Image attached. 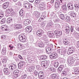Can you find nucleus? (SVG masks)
<instances>
[{
  "instance_id": "f257e3e1",
  "label": "nucleus",
  "mask_w": 79,
  "mask_h": 79,
  "mask_svg": "<svg viewBox=\"0 0 79 79\" xmlns=\"http://www.w3.org/2000/svg\"><path fill=\"white\" fill-rule=\"evenodd\" d=\"M24 7L26 8L29 9V8H33V6H32V4H31L29 3H24Z\"/></svg>"
},
{
  "instance_id": "f03ea898",
  "label": "nucleus",
  "mask_w": 79,
  "mask_h": 79,
  "mask_svg": "<svg viewBox=\"0 0 79 79\" xmlns=\"http://www.w3.org/2000/svg\"><path fill=\"white\" fill-rule=\"evenodd\" d=\"M20 41L24 42L26 40V37L24 35H20L19 36Z\"/></svg>"
},
{
  "instance_id": "7ed1b4c3",
  "label": "nucleus",
  "mask_w": 79,
  "mask_h": 79,
  "mask_svg": "<svg viewBox=\"0 0 79 79\" xmlns=\"http://www.w3.org/2000/svg\"><path fill=\"white\" fill-rule=\"evenodd\" d=\"M41 65L43 66L45 68H47V67H48L49 66V64H48L47 61L44 60L41 62Z\"/></svg>"
},
{
  "instance_id": "20e7f679",
  "label": "nucleus",
  "mask_w": 79,
  "mask_h": 79,
  "mask_svg": "<svg viewBox=\"0 0 79 79\" xmlns=\"http://www.w3.org/2000/svg\"><path fill=\"white\" fill-rule=\"evenodd\" d=\"M64 44L65 45H71V42H70V39H64L63 40Z\"/></svg>"
},
{
  "instance_id": "39448f33",
  "label": "nucleus",
  "mask_w": 79,
  "mask_h": 79,
  "mask_svg": "<svg viewBox=\"0 0 79 79\" xmlns=\"http://www.w3.org/2000/svg\"><path fill=\"white\" fill-rule=\"evenodd\" d=\"M13 26L14 29H21L22 28V25L20 24H15Z\"/></svg>"
},
{
  "instance_id": "423d86ee",
  "label": "nucleus",
  "mask_w": 79,
  "mask_h": 79,
  "mask_svg": "<svg viewBox=\"0 0 79 79\" xmlns=\"http://www.w3.org/2000/svg\"><path fill=\"white\" fill-rule=\"evenodd\" d=\"M43 33H44V31L41 29H40L38 30L36 32V34L37 35L40 37L42 36V35L43 34Z\"/></svg>"
},
{
  "instance_id": "0eeeda50",
  "label": "nucleus",
  "mask_w": 79,
  "mask_h": 79,
  "mask_svg": "<svg viewBox=\"0 0 79 79\" xmlns=\"http://www.w3.org/2000/svg\"><path fill=\"white\" fill-rule=\"evenodd\" d=\"M38 77L41 79H44V73L42 71L38 73Z\"/></svg>"
},
{
  "instance_id": "6e6552de",
  "label": "nucleus",
  "mask_w": 79,
  "mask_h": 79,
  "mask_svg": "<svg viewBox=\"0 0 79 79\" xmlns=\"http://www.w3.org/2000/svg\"><path fill=\"white\" fill-rule=\"evenodd\" d=\"M1 28L2 31H8V26L6 25L1 26Z\"/></svg>"
},
{
  "instance_id": "1a4fd4ad",
  "label": "nucleus",
  "mask_w": 79,
  "mask_h": 79,
  "mask_svg": "<svg viewBox=\"0 0 79 79\" xmlns=\"http://www.w3.org/2000/svg\"><path fill=\"white\" fill-rule=\"evenodd\" d=\"M6 11L8 14H12L13 13V9L9 7L6 10Z\"/></svg>"
},
{
  "instance_id": "9d476101",
  "label": "nucleus",
  "mask_w": 79,
  "mask_h": 79,
  "mask_svg": "<svg viewBox=\"0 0 79 79\" xmlns=\"http://www.w3.org/2000/svg\"><path fill=\"white\" fill-rule=\"evenodd\" d=\"M16 67L15 64H13L9 66L8 67L9 69L10 70H15L16 69Z\"/></svg>"
},
{
  "instance_id": "9b49d317",
  "label": "nucleus",
  "mask_w": 79,
  "mask_h": 79,
  "mask_svg": "<svg viewBox=\"0 0 79 79\" xmlns=\"http://www.w3.org/2000/svg\"><path fill=\"white\" fill-rule=\"evenodd\" d=\"M45 3L44 2H42L40 5V8L41 10H43L44 9V7L46 6Z\"/></svg>"
},
{
  "instance_id": "f8f14e48",
  "label": "nucleus",
  "mask_w": 79,
  "mask_h": 79,
  "mask_svg": "<svg viewBox=\"0 0 79 79\" xmlns=\"http://www.w3.org/2000/svg\"><path fill=\"white\" fill-rule=\"evenodd\" d=\"M67 6L69 9H70V10H73L74 9V6L71 3L68 4Z\"/></svg>"
},
{
  "instance_id": "ddd939ff",
  "label": "nucleus",
  "mask_w": 79,
  "mask_h": 79,
  "mask_svg": "<svg viewBox=\"0 0 79 79\" xmlns=\"http://www.w3.org/2000/svg\"><path fill=\"white\" fill-rule=\"evenodd\" d=\"M32 31V27L30 26L26 27V31L27 32H31Z\"/></svg>"
},
{
  "instance_id": "4468645a",
  "label": "nucleus",
  "mask_w": 79,
  "mask_h": 79,
  "mask_svg": "<svg viewBox=\"0 0 79 79\" xmlns=\"http://www.w3.org/2000/svg\"><path fill=\"white\" fill-rule=\"evenodd\" d=\"M50 56L52 59L56 58L57 56V54L56 53H53L51 55H50Z\"/></svg>"
},
{
  "instance_id": "2eb2a0df",
  "label": "nucleus",
  "mask_w": 79,
  "mask_h": 79,
  "mask_svg": "<svg viewBox=\"0 0 79 79\" xmlns=\"http://www.w3.org/2000/svg\"><path fill=\"white\" fill-rule=\"evenodd\" d=\"M24 23L25 26H27L31 23V21L29 19H27L24 21Z\"/></svg>"
},
{
  "instance_id": "dca6fc26",
  "label": "nucleus",
  "mask_w": 79,
  "mask_h": 79,
  "mask_svg": "<svg viewBox=\"0 0 79 79\" xmlns=\"http://www.w3.org/2000/svg\"><path fill=\"white\" fill-rule=\"evenodd\" d=\"M34 14L35 15L36 18H39V17L42 16L41 15H40V13L38 12H34Z\"/></svg>"
},
{
  "instance_id": "f3484780",
  "label": "nucleus",
  "mask_w": 79,
  "mask_h": 79,
  "mask_svg": "<svg viewBox=\"0 0 79 79\" xmlns=\"http://www.w3.org/2000/svg\"><path fill=\"white\" fill-rule=\"evenodd\" d=\"M64 68V65H60L58 69V72H61Z\"/></svg>"
},
{
  "instance_id": "a211bd4d",
  "label": "nucleus",
  "mask_w": 79,
  "mask_h": 79,
  "mask_svg": "<svg viewBox=\"0 0 79 79\" xmlns=\"http://www.w3.org/2000/svg\"><path fill=\"white\" fill-rule=\"evenodd\" d=\"M19 73V70H17L14 71V76L15 77H17L18 76V74Z\"/></svg>"
},
{
  "instance_id": "6ab92c4d",
  "label": "nucleus",
  "mask_w": 79,
  "mask_h": 79,
  "mask_svg": "<svg viewBox=\"0 0 79 79\" xmlns=\"http://www.w3.org/2000/svg\"><path fill=\"white\" fill-rule=\"evenodd\" d=\"M6 48L5 47H4L3 48L2 50L1 51V53L2 55H5L6 54Z\"/></svg>"
},
{
  "instance_id": "aec40b11",
  "label": "nucleus",
  "mask_w": 79,
  "mask_h": 79,
  "mask_svg": "<svg viewBox=\"0 0 79 79\" xmlns=\"http://www.w3.org/2000/svg\"><path fill=\"white\" fill-rule=\"evenodd\" d=\"M34 69H35V67L34 65H32L29 68V70L30 72H33Z\"/></svg>"
},
{
  "instance_id": "412c9836",
  "label": "nucleus",
  "mask_w": 79,
  "mask_h": 79,
  "mask_svg": "<svg viewBox=\"0 0 79 79\" xmlns=\"http://www.w3.org/2000/svg\"><path fill=\"white\" fill-rule=\"evenodd\" d=\"M54 32L55 35L57 36H60L61 34V31H60L58 30H56Z\"/></svg>"
},
{
  "instance_id": "4be33fe9",
  "label": "nucleus",
  "mask_w": 79,
  "mask_h": 79,
  "mask_svg": "<svg viewBox=\"0 0 79 79\" xmlns=\"http://www.w3.org/2000/svg\"><path fill=\"white\" fill-rule=\"evenodd\" d=\"M65 31H66L67 34H69L70 32V28L69 26H67L65 27Z\"/></svg>"
},
{
  "instance_id": "5701e85b",
  "label": "nucleus",
  "mask_w": 79,
  "mask_h": 79,
  "mask_svg": "<svg viewBox=\"0 0 79 79\" xmlns=\"http://www.w3.org/2000/svg\"><path fill=\"white\" fill-rule=\"evenodd\" d=\"M24 61H22L20 62V63L19 64H18V67L19 68H21L24 65Z\"/></svg>"
},
{
  "instance_id": "b1692460",
  "label": "nucleus",
  "mask_w": 79,
  "mask_h": 79,
  "mask_svg": "<svg viewBox=\"0 0 79 79\" xmlns=\"http://www.w3.org/2000/svg\"><path fill=\"white\" fill-rule=\"evenodd\" d=\"M9 5V3L8 2H7L5 3L3 5V7L4 9H6L7 8H8V6Z\"/></svg>"
},
{
  "instance_id": "393cba45",
  "label": "nucleus",
  "mask_w": 79,
  "mask_h": 79,
  "mask_svg": "<svg viewBox=\"0 0 79 79\" xmlns=\"http://www.w3.org/2000/svg\"><path fill=\"white\" fill-rule=\"evenodd\" d=\"M48 69L49 71H52V72H55V68L52 66H50L49 67Z\"/></svg>"
},
{
  "instance_id": "a878e982",
  "label": "nucleus",
  "mask_w": 79,
  "mask_h": 79,
  "mask_svg": "<svg viewBox=\"0 0 79 79\" xmlns=\"http://www.w3.org/2000/svg\"><path fill=\"white\" fill-rule=\"evenodd\" d=\"M58 18V17L56 16V15H55L53 17V19H55L54 20L55 23H58L60 21V19Z\"/></svg>"
},
{
  "instance_id": "bb28decb",
  "label": "nucleus",
  "mask_w": 79,
  "mask_h": 79,
  "mask_svg": "<svg viewBox=\"0 0 79 79\" xmlns=\"http://www.w3.org/2000/svg\"><path fill=\"white\" fill-rule=\"evenodd\" d=\"M4 72L6 74H10V72L8 71V69L7 68H5L4 69Z\"/></svg>"
},
{
  "instance_id": "cd10ccee",
  "label": "nucleus",
  "mask_w": 79,
  "mask_h": 79,
  "mask_svg": "<svg viewBox=\"0 0 79 79\" xmlns=\"http://www.w3.org/2000/svg\"><path fill=\"white\" fill-rule=\"evenodd\" d=\"M48 35L50 37H53L54 34L51 31H48L47 33Z\"/></svg>"
},
{
  "instance_id": "c85d7f7f",
  "label": "nucleus",
  "mask_w": 79,
  "mask_h": 79,
  "mask_svg": "<svg viewBox=\"0 0 79 79\" xmlns=\"http://www.w3.org/2000/svg\"><path fill=\"white\" fill-rule=\"evenodd\" d=\"M60 2H56L55 4V7L56 8H58V7L60 6Z\"/></svg>"
},
{
  "instance_id": "c756f323",
  "label": "nucleus",
  "mask_w": 79,
  "mask_h": 79,
  "mask_svg": "<svg viewBox=\"0 0 79 79\" xmlns=\"http://www.w3.org/2000/svg\"><path fill=\"white\" fill-rule=\"evenodd\" d=\"M12 21V18L11 17H9V18H8L7 20V23L10 24V23Z\"/></svg>"
},
{
  "instance_id": "7c9ffc66",
  "label": "nucleus",
  "mask_w": 79,
  "mask_h": 79,
  "mask_svg": "<svg viewBox=\"0 0 79 79\" xmlns=\"http://www.w3.org/2000/svg\"><path fill=\"white\" fill-rule=\"evenodd\" d=\"M45 16L44 15H42L41 17L39 20V22H41V21H43L45 19Z\"/></svg>"
},
{
  "instance_id": "2f4dec72",
  "label": "nucleus",
  "mask_w": 79,
  "mask_h": 79,
  "mask_svg": "<svg viewBox=\"0 0 79 79\" xmlns=\"http://www.w3.org/2000/svg\"><path fill=\"white\" fill-rule=\"evenodd\" d=\"M59 17L62 20H64V15L63 14H60L59 15Z\"/></svg>"
},
{
  "instance_id": "473e14b6",
  "label": "nucleus",
  "mask_w": 79,
  "mask_h": 79,
  "mask_svg": "<svg viewBox=\"0 0 79 79\" xmlns=\"http://www.w3.org/2000/svg\"><path fill=\"white\" fill-rule=\"evenodd\" d=\"M52 24H53L52 22L50 21L47 24V27H52Z\"/></svg>"
},
{
  "instance_id": "72a5a7b5",
  "label": "nucleus",
  "mask_w": 79,
  "mask_h": 79,
  "mask_svg": "<svg viewBox=\"0 0 79 79\" xmlns=\"http://www.w3.org/2000/svg\"><path fill=\"white\" fill-rule=\"evenodd\" d=\"M61 8H62V10L64 11H66L67 10V6L66 5H63L62 6Z\"/></svg>"
},
{
  "instance_id": "f704fd0d",
  "label": "nucleus",
  "mask_w": 79,
  "mask_h": 79,
  "mask_svg": "<svg viewBox=\"0 0 79 79\" xmlns=\"http://www.w3.org/2000/svg\"><path fill=\"white\" fill-rule=\"evenodd\" d=\"M51 77H52V79H54L57 77V75L56 74L53 73L51 75Z\"/></svg>"
},
{
  "instance_id": "c9c22d12",
  "label": "nucleus",
  "mask_w": 79,
  "mask_h": 79,
  "mask_svg": "<svg viewBox=\"0 0 79 79\" xmlns=\"http://www.w3.org/2000/svg\"><path fill=\"white\" fill-rule=\"evenodd\" d=\"M74 36L77 39H79V34L77 33H74Z\"/></svg>"
},
{
  "instance_id": "e433bc0d",
  "label": "nucleus",
  "mask_w": 79,
  "mask_h": 79,
  "mask_svg": "<svg viewBox=\"0 0 79 79\" xmlns=\"http://www.w3.org/2000/svg\"><path fill=\"white\" fill-rule=\"evenodd\" d=\"M7 60H8V58H7V57H4L2 60V63H3L4 64L6 63Z\"/></svg>"
},
{
  "instance_id": "4c0bfd02",
  "label": "nucleus",
  "mask_w": 79,
  "mask_h": 79,
  "mask_svg": "<svg viewBox=\"0 0 79 79\" xmlns=\"http://www.w3.org/2000/svg\"><path fill=\"white\" fill-rule=\"evenodd\" d=\"M6 21V19L5 18H3L1 20V24H4V23H5Z\"/></svg>"
},
{
  "instance_id": "58836bf2",
  "label": "nucleus",
  "mask_w": 79,
  "mask_h": 79,
  "mask_svg": "<svg viewBox=\"0 0 79 79\" xmlns=\"http://www.w3.org/2000/svg\"><path fill=\"white\" fill-rule=\"evenodd\" d=\"M79 70L77 69H76L74 70V74H77L78 73H79Z\"/></svg>"
},
{
  "instance_id": "ea45409f",
  "label": "nucleus",
  "mask_w": 79,
  "mask_h": 79,
  "mask_svg": "<svg viewBox=\"0 0 79 79\" xmlns=\"http://www.w3.org/2000/svg\"><path fill=\"white\" fill-rule=\"evenodd\" d=\"M47 22L46 21H44V22L42 23L41 24V25L42 27H44V26H45V24H47Z\"/></svg>"
},
{
  "instance_id": "a19ab883",
  "label": "nucleus",
  "mask_w": 79,
  "mask_h": 79,
  "mask_svg": "<svg viewBox=\"0 0 79 79\" xmlns=\"http://www.w3.org/2000/svg\"><path fill=\"white\" fill-rule=\"evenodd\" d=\"M51 51L52 49H51V48H48L46 49V52H49L50 53H51Z\"/></svg>"
},
{
  "instance_id": "79ce46f5",
  "label": "nucleus",
  "mask_w": 79,
  "mask_h": 79,
  "mask_svg": "<svg viewBox=\"0 0 79 79\" xmlns=\"http://www.w3.org/2000/svg\"><path fill=\"white\" fill-rule=\"evenodd\" d=\"M58 65H59L58 62H55L54 64V67H55V68H57V67L58 66Z\"/></svg>"
},
{
  "instance_id": "37998d69",
  "label": "nucleus",
  "mask_w": 79,
  "mask_h": 79,
  "mask_svg": "<svg viewBox=\"0 0 79 79\" xmlns=\"http://www.w3.org/2000/svg\"><path fill=\"white\" fill-rule=\"evenodd\" d=\"M74 7L75 8H77V10H78L79 8V4L75 3L74 5Z\"/></svg>"
},
{
  "instance_id": "c03bdc74",
  "label": "nucleus",
  "mask_w": 79,
  "mask_h": 79,
  "mask_svg": "<svg viewBox=\"0 0 79 79\" xmlns=\"http://www.w3.org/2000/svg\"><path fill=\"white\" fill-rule=\"evenodd\" d=\"M70 16L71 17H73V18H75L76 17V14L74 13H71L70 14Z\"/></svg>"
},
{
  "instance_id": "a18cd8bd",
  "label": "nucleus",
  "mask_w": 79,
  "mask_h": 79,
  "mask_svg": "<svg viewBox=\"0 0 79 79\" xmlns=\"http://www.w3.org/2000/svg\"><path fill=\"white\" fill-rule=\"evenodd\" d=\"M70 17L69 16H67L66 17V21H67V22L68 21H69L70 20Z\"/></svg>"
},
{
  "instance_id": "49530a36",
  "label": "nucleus",
  "mask_w": 79,
  "mask_h": 79,
  "mask_svg": "<svg viewBox=\"0 0 79 79\" xmlns=\"http://www.w3.org/2000/svg\"><path fill=\"white\" fill-rule=\"evenodd\" d=\"M38 46L40 47H44V44L42 43H38Z\"/></svg>"
},
{
  "instance_id": "de8ad7c7",
  "label": "nucleus",
  "mask_w": 79,
  "mask_h": 79,
  "mask_svg": "<svg viewBox=\"0 0 79 79\" xmlns=\"http://www.w3.org/2000/svg\"><path fill=\"white\" fill-rule=\"evenodd\" d=\"M36 70H37V71H39L40 70V66L37 65L36 66Z\"/></svg>"
},
{
  "instance_id": "09e8293b",
  "label": "nucleus",
  "mask_w": 79,
  "mask_h": 79,
  "mask_svg": "<svg viewBox=\"0 0 79 79\" xmlns=\"http://www.w3.org/2000/svg\"><path fill=\"white\" fill-rule=\"evenodd\" d=\"M74 52V51H73V50H69L68 51L67 53H69V54H71V53H73V52Z\"/></svg>"
},
{
  "instance_id": "8fccbe9b",
  "label": "nucleus",
  "mask_w": 79,
  "mask_h": 79,
  "mask_svg": "<svg viewBox=\"0 0 79 79\" xmlns=\"http://www.w3.org/2000/svg\"><path fill=\"white\" fill-rule=\"evenodd\" d=\"M41 60H45L47 59V56H44L41 57Z\"/></svg>"
},
{
  "instance_id": "3c124183",
  "label": "nucleus",
  "mask_w": 79,
  "mask_h": 79,
  "mask_svg": "<svg viewBox=\"0 0 79 79\" xmlns=\"http://www.w3.org/2000/svg\"><path fill=\"white\" fill-rule=\"evenodd\" d=\"M27 77V74H24L22 76L21 78L22 79H26Z\"/></svg>"
},
{
  "instance_id": "603ef678",
  "label": "nucleus",
  "mask_w": 79,
  "mask_h": 79,
  "mask_svg": "<svg viewBox=\"0 0 79 79\" xmlns=\"http://www.w3.org/2000/svg\"><path fill=\"white\" fill-rule=\"evenodd\" d=\"M19 14L20 16H23V10H21L19 12Z\"/></svg>"
},
{
  "instance_id": "864d4df0",
  "label": "nucleus",
  "mask_w": 79,
  "mask_h": 79,
  "mask_svg": "<svg viewBox=\"0 0 79 79\" xmlns=\"http://www.w3.org/2000/svg\"><path fill=\"white\" fill-rule=\"evenodd\" d=\"M55 26L56 28H58L60 26V24H59L55 23Z\"/></svg>"
},
{
  "instance_id": "5fc2aeb1",
  "label": "nucleus",
  "mask_w": 79,
  "mask_h": 79,
  "mask_svg": "<svg viewBox=\"0 0 79 79\" xmlns=\"http://www.w3.org/2000/svg\"><path fill=\"white\" fill-rule=\"evenodd\" d=\"M40 2V0H35V2L36 4H39Z\"/></svg>"
},
{
  "instance_id": "6e6d98bb",
  "label": "nucleus",
  "mask_w": 79,
  "mask_h": 79,
  "mask_svg": "<svg viewBox=\"0 0 79 79\" xmlns=\"http://www.w3.org/2000/svg\"><path fill=\"white\" fill-rule=\"evenodd\" d=\"M4 16V15L3 13H0V19H1L2 18H3Z\"/></svg>"
},
{
  "instance_id": "4d7b16f0",
  "label": "nucleus",
  "mask_w": 79,
  "mask_h": 79,
  "mask_svg": "<svg viewBox=\"0 0 79 79\" xmlns=\"http://www.w3.org/2000/svg\"><path fill=\"white\" fill-rule=\"evenodd\" d=\"M6 35H2L1 36V38L2 39H6Z\"/></svg>"
},
{
  "instance_id": "13d9d810",
  "label": "nucleus",
  "mask_w": 79,
  "mask_h": 79,
  "mask_svg": "<svg viewBox=\"0 0 79 79\" xmlns=\"http://www.w3.org/2000/svg\"><path fill=\"white\" fill-rule=\"evenodd\" d=\"M36 24H37V23L35 21H32L31 24H32V26H35Z\"/></svg>"
},
{
  "instance_id": "bf43d9fd",
  "label": "nucleus",
  "mask_w": 79,
  "mask_h": 79,
  "mask_svg": "<svg viewBox=\"0 0 79 79\" xmlns=\"http://www.w3.org/2000/svg\"><path fill=\"white\" fill-rule=\"evenodd\" d=\"M15 7L16 8H18L19 7V4H15L14 5Z\"/></svg>"
},
{
  "instance_id": "052dcab7",
  "label": "nucleus",
  "mask_w": 79,
  "mask_h": 79,
  "mask_svg": "<svg viewBox=\"0 0 79 79\" xmlns=\"http://www.w3.org/2000/svg\"><path fill=\"white\" fill-rule=\"evenodd\" d=\"M9 47H10V50H13V48L14 47L13 46H11V45H9Z\"/></svg>"
},
{
  "instance_id": "680f3d73",
  "label": "nucleus",
  "mask_w": 79,
  "mask_h": 79,
  "mask_svg": "<svg viewBox=\"0 0 79 79\" xmlns=\"http://www.w3.org/2000/svg\"><path fill=\"white\" fill-rule=\"evenodd\" d=\"M70 30L71 32H73V31H74V27H71L70 28Z\"/></svg>"
},
{
  "instance_id": "e2e57ef3",
  "label": "nucleus",
  "mask_w": 79,
  "mask_h": 79,
  "mask_svg": "<svg viewBox=\"0 0 79 79\" xmlns=\"http://www.w3.org/2000/svg\"><path fill=\"white\" fill-rule=\"evenodd\" d=\"M70 50H73V51H75V49H74L73 47H71L69 49Z\"/></svg>"
},
{
  "instance_id": "0e129e2a",
  "label": "nucleus",
  "mask_w": 79,
  "mask_h": 79,
  "mask_svg": "<svg viewBox=\"0 0 79 79\" xmlns=\"http://www.w3.org/2000/svg\"><path fill=\"white\" fill-rule=\"evenodd\" d=\"M34 74H35V75H36V76H37V75L38 74V72H37L36 71H35L34 72Z\"/></svg>"
},
{
  "instance_id": "69168bd1",
  "label": "nucleus",
  "mask_w": 79,
  "mask_h": 79,
  "mask_svg": "<svg viewBox=\"0 0 79 79\" xmlns=\"http://www.w3.org/2000/svg\"><path fill=\"white\" fill-rule=\"evenodd\" d=\"M68 62L70 64H72V61H71V60H69Z\"/></svg>"
},
{
  "instance_id": "338daca9",
  "label": "nucleus",
  "mask_w": 79,
  "mask_h": 79,
  "mask_svg": "<svg viewBox=\"0 0 79 79\" xmlns=\"http://www.w3.org/2000/svg\"><path fill=\"white\" fill-rule=\"evenodd\" d=\"M19 47L20 48H23V46L21 44H19Z\"/></svg>"
},
{
  "instance_id": "774afa93",
  "label": "nucleus",
  "mask_w": 79,
  "mask_h": 79,
  "mask_svg": "<svg viewBox=\"0 0 79 79\" xmlns=\"http://www.w3.org/2000/svg\"><path fill=\"white\" fill-rule=\"evenodd\" d=\"M9 56H13V53L12 52H10L9 53Z\"/></svg>"
}]
</instances>
